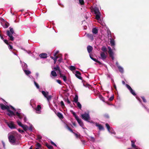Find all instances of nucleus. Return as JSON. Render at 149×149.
Segmentation results:
<instances>
[{"label": "nucleus", "instance_id": "obj_1", "mask_svg": "<svg viewBox=\"0 0 149 149\" xmlns=\"http://www.w3.org/2000/svg\"><path fill=\"white\" fill-rule=\"evenodd\" d=\"M0 108L3 110H5V113L10 117L17 116V117L20 119H23L25 122L27 121L26 116L21 112L20 109H15L11 106L5 105L3 104H0Z\"/></svg>", "mask_w": 149, "mask_h": 149}, {"label": "nucleus", "instance_id": "obj_2", "mask_svg": "<svg viewBox=\"0 0 149 149\" xmlns=\"http://www.w3.org/2000/svg\"><path fill=\"white\" fill-rule=\"evenodd\" d=\"M17 134L15 133L11 132L8 134V139L10 142L14 144L16 142Z\"/></svg>", "mask_w": 149, "mask_h": 149}, {"label": "nucleus", "instance_id": "obj_3", "mask_svg": "<svg viewBox=\"0 0 149 149\" xmlns=\"http://www.w3.org/2000/svg\"><path fill=\"white\" fill-rule=\"evenodd\" d=\"M82 118L88 122H90V116L89 112V111L84 112L83 114L81 115Z\"/></svg>", "mask_w": 149, "mask_h": 149}, {"label": "nucleus", "instance_id": "obj_4", "mask_svg": "<svg viewBox=\"0 0 149 149\" xmlns=\"http://www.w3.org/2000/svg\"><path fill=\"white\" fill-rule=\"evenodd\" d=\"M126 87L132 93L134 96L136 97V98L140 102H141V99H140L139 97L136 96V95L135 93V91L132 90L131 87L128 85V84H125Z\"/></svg>", "mask_w": 149, "mask_h": 149}, {"label": "nucleus", "instance_id": "obj_5", "mask_svg": "<svg viewBox=\"0 0 149 149\" xmlns=\"http://www.w3.org/2000/svg\"><path fill=\"white\" fill-rule=\"evenodd\" d=\"M94 12L96 15V19L98 20L99 23H101V22H102V21L100 19L101 14L99 10L97 9H95L94 10Z\"/></svg>", "mask_w": 149, "mask_h": 149}, {"label": "nucleus", "instance_id": "obj_6", "mask_svg": "<svg viewBox=\"0 0 149 149\" xmlns=\"http://www.w3.org/2000/svg\"><path fill=\"white\" fill-rule=\"evenodd\" d=\"M42 93L44 97L47 99L48 102H49V101L51 99V96L50 95H48V93L47 92L42 91Z\"/></svg>", "mask_w": 149, "mask_h": 149}, {"label": "nucleus", "instance_id": "obj_7", "mask_svg": "<svg viewBox=\"0 0 149 149\" xmlns=\"http://www.w3.org/2000/svg\"><path fill=\"white\" fill-rule=\"evenodd\" d=\"M4 122L5 123L8 125L9 127L11 129H14L15 128L14 124L13 122L10 121L8 122L7 120H5Z\"/></svg>", "mask_w": 149, "mask_h": 149}, {"label": "nucleus", "instance_id": "obj_8", "mask_svg": "<svg viewBox=\"0 0 149 149\" xmlns=\"http://www.w3.org/2000/svg\"><path fill=\"white\" fill-rule=\"evenodd\" d=\"M105 125L108 131L110 133L114 135L116 134V133L113 129L112 128L110 127V126L108 123H106Z\"/></svg>", "mask_w": 149, "mask_h": 149}, {"label": "nucleus", "instance_id": "obj_9", "mask_svg": "<svg viewBox=\"0 0 149 149\" xmlns=\"http://www.w3.org/2000/svg\"><path fill=\"white\" fill-rule=\"evenodd\" d=\"M17 123L18 125L19 126L22 127L24 131H26L27 130L28 128V127L25 125H23L20 120H17Z\"/></svg>", "mask_w": 149, "mask_h": 149}, {"label": "nucleus", "instance_id": "obj_10", "mask_svg": "<svg viewBox=\"0 0 149 149\" xmlns=\"http://www.w3.org/2000/svg\"><path fill=\"white\" fill-rule=\"evenodd\" d=\"M108 48L109 49L108 52L112 60H113L114 59V57L113 56V53L112 52V49L110 47H109Z\"/></svg>", "mask_w": 149, "mask_h": 149}, {"label": "nucleus", "instance_id": "obj_11", "mask_svg": "<svg viewBox=\"0 0 149 149\" xmlns=\"http://www.w3.org/2000/svg\"><path fill=\"white\" fill-rule=\"evenodd\" d=\"M13 33H10L9 31H7V35L10 38V40L13 41L14 40V37L13 36Z\"/></svg>", "mask_w": 149, "mask_h": 149}, {"label": "nucleus", "instance_id": "obj_12", "mask_svg": "<svg viewBox=\"0 0 149 149\" xmlns=\"http://www.w3.org/2000/svg\"><path fill=\"white\" fill-rule=\"evenodd\" d=\"M41 108L40 105H38L37 107L35 108L36 113L39 114L41 112Z\"/></svg>", "mask_w": 149, "mask_h": 149}, {"label": "nucleus", "instance_id": "obj_13", "mask_svg": "<svg viewBox=\"0 0 149 149\" xmlns=\"http://www.w3.org/2000/svg\"><path fill=\"white\" fill-rule=\"evenodd\" d=\"M1 24L4 28H7L9 26V23L6 21H3L1 23Z\"/></svg>", "mask_w": 149, "mask_h": 149}, {"label": "nucleus", "instance_id": "obj_14", "mask_svg": "<svg viewBox=\"0 0 149 149\" xmlns=\"http://www.w3.org/2000/svg\"><path fill=\"white\" fill-rule=\"evenodd\" d=\"M106 54V53L104 52H101L100 53V56L102 60H104L107 57Z\"/></svg>", "mask_w": 149, "mask_h": 149}, {"label": "nucleus", "instance_id": "obj_15", "mask_svg": "<svg viewBox=\"0 0 149 149\" xmlns=\"http://www.w3.org/2000/svg\"><path fill=\"white\" fill-rule=\"evenodd\" d=\"M81 74L78 71L76 72L75 76L76 77L80 79H81L82 77L81 76Z\"/></svg>", "mask_w": 149, "mask_h": 149}, {"label": "nucleus", "instance_id": "obj_16", "mask_svg": "<svg viewBox=\"0 0 149 149\" xmlns=\"http://www.w3.org/2000/svg\"><path fill=\"white\" fill-rule=\"evenodd\" d=\"M96 126L98 127L100 130H104V127L98 123H96Z\"/></svg>", "mask_w": 149, "mask_h": 149}, {"label": "nucleus", "instance_id": "obj_17", "mask_svg": "<svg viewBox=\"0 0 149 149\" xmlns=\"http://www.w3.org/2000/svg\"><path fill=\"white\" fill-rule=\"evenodd\" d=\"M39 56L41 58H45L47 57V54L45 53H42L39 55Z\"/></svg>", "mask_w": 149, "mask_h": 149}, {"label": "nucleus", "instance_id": "obj_18", "mask_svg": "<svg viewBox=\"0 0 149 149\" xmlns=\"http://www.w3.org/2000/svg\"><path fill=\"white\" fill-rule=\"evenodd\" d=\"M60 77L63 79V80L66 83V81H67V78H66V77L65 76V75H63V74H61V73H60Z\"/></svg>", "mask_w": 149, "mask_h": 149}, {"label": "nucleus", "instance_id": "obj_19", "mask_svg": "<svg viewBox=\"0 0 149 149\" xmlns=\"http://www.w3.org/2000/svg\"><path fill=\"white\" fill-rule=\"evenodd\" d=\"M87 49L88 53L90 54L92 51L93 47L91 46H88L87 47Z\"/></svg>", "mask_w": 149, "mask_h": 149}, {"label": "nucleus", "instance_id": "obj_20", "mask_svg": "<svg viewBox=\"0 0 149 149\" xmlns=\"http://www.w3.org/2000/svg\"><path fill=\"white\" fill-rule=\"evenodd\" d=\"M78 123L79 124L80 126H81L83 129H84V125L83 122H82L81 120H80L79 121H77Z\"/></svg>", "mask_w": 149, "mask_h": 149}, {"label": "nucleus", "instance_id": "obj_21", "mask_svg": "<svg viewBox=\"0 0 149 149\" xmlns=\"http://www.w3.org/2000/svg\"><path fill=\"white\" fill-rule=\"evenodd\" d=\"M92 32L94 34H97L98 32V30L96 28H93L92 29Z\"/></svg>", "mask_w": 149, "mask_h": 149}, {"label": "nucleus", "instance_id": "obj_22", "mask_svg": "<svg viewBox=\"0 0 149 149\" xmlns=\"http://www.w3.org/2000/svg\"><path fill=\"white\" fill-rule=\"evenodd\" d=\"M23 70L25 74L27 75H28L31 73V72L29 70H27V69H25L23 68Z\"/></svg>", "mask_w": 149, "mask_h": 149}, {"label": "nucleus", "instance_id": "obj_23", "mask_svg": "<svg viewBox=\"0 0 149 149\" xmlns=\"http://www.w3.org/2000/svg\"><path fill=\"white\" fill-rule=\"evenodd\" d=\"M57 75L56 72L54 70L52 71L51 72V76H53L54 77H56L57 76Z\"/></svg>", "mask_w": 149, "mask_h": 149}, {"label": "nucleus", "instance_id": "obj_24", "mask_svg": "<svg viewBox=\"0 0 149 149\" xmlns=\"http://www.w3.org/2000/svg\"><path fill=\"white\" fill-rule=\"evenodd\" d=\"M119 71L121 73H123L124 72V69L121 66H118V67Z\"/></svg>", "mask_w": 149, "mask_h": 149}, {"label": "nucleus", "instance_id": "obj_25", "mask_svg": "<svg viewBox=\"0 0 149 149\" xmlns=\"http://www.w3.org/2000/svg\"><path fill=\"white\" fill-rule=\"evenodd\" d=\"M110 43L112 47H114L115 45V42L114 40L113 39L110 40Z\"/></svg>", "mask_w": 149, "mask_h": 149}, {"label": "nucleus", "instance_id": "obj_26", "mask_svg": "<svg viewBox=\"0 0 149 149\" xmlns=\"http://www.w3.org/2000/svg\"><path fill=\"white\" fill-rule=\"evenodd\" d=\"M88 37L91 40H93L94 39L93 36L91 34H88L87 35Z\"/></svg>", "mask_w": 149, "mask_h": 149}, {"label": "nucleus", "instance_id": "obj_27", "mask_svg": "<svg viewBox=\"0 0 149 149\" xmlns=\"http://www.w3.org/2000/svg\"><path fill=\"white\" fill-rule=\"evenodd\" d=\"M78 95H76L75 97L74 98V102L75 103L78 102Z\"/></svg>", "mask_w": 149, "mask_h": 149}, {"label": "nucleus", "instance_id": "obj_28", "mask_svg": "<svg viewBox=\"0 0 149 149\" xmlns=\"http://www.w3.org/2000/svg\"><path fill=\"white\" fill-rule=\"evenodd\" d=\"M22 68H23H23H24V69H27V66L26 63H22Z\"/></svg>", "mask_w": 149, "mask_h": 149}, {"label": "nucleus", "instance_id": "obj_29", "mask_svg": "<svg viewBox=\"0 0 149 149\" xmlns=\"http://www.w3.org/2000/svg\"><path fill=\"white\" fill-rule=\"evenodd\" d=\"M131 143H132V146L133 148H134V149H135L137 147V146H136L135 145L134 142V141H132Z\"/></svg>", "mask_w": 149, "mask_h": 149}, {"label": "nucleus", "instance_id": "obj_30", "mask_svg": "<svg viewBox=\"0 0 149 149\" xmlns=\"http://www.w3.org/2000/svg\"><path fill=\"white\" fill-rule=\"evenodd\" d=\"M54 69L56 71L58 70L60 73L61 72L60 68L58 65H57L56 67H54Z\"/></svg>", "mask_w": 149, "mask_h": 149}, {"label": "nucleus", "instance_id": "obj_31", "mask_svg": "<svg viewBox=\"0 0 149 149\" xmlns=\"http://www.w3.org/2000/svg\"><path fill=\"white\" fill-rule=\"evenodd\" d=\"M101 50L104 52L107 53V48L105 47H102V48Z\"/></svg>", "mask_w": 149, "mask_h": 149}, {"label": "nucleus", "instance_id": "obj_32", "mask_svg": "<svg viewBox=\"0 0 149 149\" xmlns=\"http://www.w3.org/2000/svg\"><path fill=\"white\" fill-rule=\"evenodd\" d=\"M57 116H58L59 118L61 119H62L63 118V116L62 114L60 113H58Z\"/></svg>", "mask_w": 149, "mask_h": 149}, {"label": "nucleus", "instance_id": "obj_33", "mask_svg": "<svg viewBox=\"0 0 149 149\" xmlns=\"http://www.w3.org/2000/svg\"><path fill=\"white\" fill-rule=\"evenodd\" d=\"M77 104V106L80 109H81V105L79 102H78L76 103Z\"/></svg>", "mask_w": 149, "mask_h": 149}, {"label": "nucleus", "instance_id": "obj_34", "mask_svg": "<svg viewBox=\"0 0 149 149\" xmlns=\"http://www.w3.org/2000/svg\"><path fill=\"white\" fill-rule=\"evenodd\" d=\"M34 100H31L30 102V104L32 106V107L33 108H34V107L33 105V104L34 103Z\"/></svg>", "mask_w": 149, "mask_h": 149}, {"label": "nucleus", "instance_id": "obj_35", "mask_svg": "<svg viewBox=\"0 0 149 149\" xmlns=\"http://www.w3.org/2000/svg\"><path fill=\"white\" fill-rule=\"evenodd\" d=\"M58 57L57 56H56L55 57H52V58L53 59L54 61V63L55 64L57 61V59L58 58Z\"/></svg>", "mask_w": 149, "mask_h": 149}, {"label": "nucleus", "instance_id": "obj_36", "mask_svg": "<svg viewBox=\"0 0 149 149\" xmlns=\"http://www.w3.org/2000/svg\"><path fill=\"white\" fill-rule=\"evenodd\" d=\"M99 97L100 99L102 101H103L104 102H105L104 101V97H103L102 95H100L99 96Z\"/></svg>", "mask_w": 149, "mask_h": 149}, {"label": "nucleus", "instance_id": "obj_37", "mask_svg": "<svg viewBox=\"0 0 149 149\" xmlns=\"http://www.w3.org/2000/svg\"><path fill=\"white\" fill-rule=\"evenodd\" d=\"M70 69L71 70H73L75 69V68L74 66L71 65L70 66Z\"/></svg>", "mask_w": 149, "mask_h": 149}, {"label": "nucleus", "instance_id": "obj_38", "mask_svg": "<svg viewBox=\"0 0 149 149\" xmlns=\"http://www.w3.org/2000/svg\"><path fill=\"white\" fill-rule=\"evenodd\" d=\"M90 140L93 142H94L95 141V138L92 136H90Z\"/></svg>", "mask_w": 149, "mask_h": 149}, {"label": "nucleus", "instance_id": "obj_39", "mask_svg": "<svg viewBox=\"0 0 149 149\" xmlns=\"http://www.w3.org/2000/svg\"><path fill=\"white\" fill-rule=\"evenodd\" d=\"M60 104H61V107L62 108H63L64 107H65V105H64V103L63 101H61V102Z\"/></svg>", "mask_w": 149, "mask_h": 149}, {"label": "nucleus", "instance_id": "obj_40", "mask_svg": "<svg viewBox=\"0 0 149 149\" xmlns=\"http://www.w3.org/2000/svg\"><path fill=\"white\" fill-rule=\"evenodd\" d=\"M65 101L66 102H67V103L69 104H70L71 103L68 100V98H67L66 99H65Z\"/></svg>", "mask_w": 149, "mask_h": 149}, {"label": "nucleus", "instance_id": "obj_41", "mask_svg": "<svg viewBox=\"0 0 149 149\" xmlns=\"http://www.w3.org/2000/svg\"><path fill=\"white\" fill-rule=\"evenodd\" d=\"M9 29H10V31H10V33H14V31H13V28H11V27H10L9 28Z\"/></svg>", "mask_w": 149, "mask_h": 149}, {"label": "nucleus", "instance_id": "obj_42", "mask_svg": "<svg viewBox=\"0 0 149 149\" xmlns=\"http://www.w3.org/2000/svg\"><path fill=\"white\" fill-rule=\"evenodd\" d=\"M79 3L81 5L84 4V0H79Z\"/></svg>", "mask_w": 149, "mask_h": 149}, {"label": "nucleus", "instance_id": "obj_43", "mask_svg": "<svg viewBox=\"0 0 149 149\" xmlns=\"http://www.w3.org/2000/svg\"><path fill=\"white\" fill-rule=\"evenodd\" d=\"M141 98L142 99L143 102H146V99H145V97L143 96H142L141 97Z\"/></svg>", "mask_w": 149, "mask_h": 149}, {"label": "nucleus", "instance_id": "obj_44", "mask_svg": "<svg viewBox=\"0 0 149 149\" xmlns=\"http://www.w3.org/2000/svg\"><path fill=\"white\" fill-rule=\"evenodd\" d=\"M8 45V47L9 49L12 50L13 49V47L12 45H11L9 44H8V45Z\"/></svg>", "mask_w": 149, "mask_h": 149}, {"label": "nucleus", "instance_id": "obj_45", "mask_svg": "<svg viewBox=\"0 0 149 149\" xmlns=\"http://www.w3.org/2000/svg\"><path fill=\"white\" fill-rule=\"evenodd\" d=\"M74 117H75V118L76 120L77 121H79V120H81V119H80L79 118L78 116L77 115H76Z\"/></svg>", "mask_w": 149, "mask_h": 149}, {"label": "nucleus", "instance_id": "obj_46", "mask_svg": "<svg viewBox=\"0 0 149 149\" xmlns=\"http://www.w3.org/2000/svg\"><path fill=\"white\" fill-rule=\"evenodd\" d=\"M114 99V96L113 95L111 96L109 99V101H112Z\"/></svg>", "mask_w": 149, "mask_h": 149}, {"label": "nucleus", "instance_id": "obj_47", "mask_svg": "<svg viewBox=\"0 0 149 149\" xmlns=\"http://www.w3.org/2000/svg\"><path fill=\"white\" fill-rule=\"evenodd\" d=\"M74 135H75V136L76 137V138H78L80 137L79 134H77L75 133H74Z\"/></svg>", "mask_w": 149, "mask_h": 149}, {"label": "nucleus", "instance_id": "obj_48", "mask_svg": "<svg viewBox=\"0 0 149 149\" xmlns=\"http://www.w3.org/2000/svg\"><path fill=\"white\" fill-rule=\"evenodd\" d=\"M83 86L85 87L88 88H89L90 86V84H83Z\"/></svg>", "mask_w": 149, "mask_h": 149}, {"label": "nucleus", "instance_id": "obj_49", "mask_svg": "<svg viewBox=\"0 0 149 149\" xmlns=\"http://www.w3.org/2000/svg\"><path fill=\"white\" fill-rule=\"evenodd\" d=\"M18 131L20 133H23L24 132L23 130H20L19 129H18Z\"/></svg>", "mask_w": 149, "mask_h": 149}, {"label": "nucleus", "instance_id": "obj_50", "mask_svg": "<svg viewBox=\"0 0 149 149\" xmlns=\"http://www.w3.org/2000/svg\"><path fill=\"white\" fill-rule=\"evenodd\" d=\"M93 60L95 61V62H96L97 63H100V62L98 61L95 58H94L93 59Z\"/></svg>", "mask_w": 149, "mask_h": 149}, {"label": "nucleus", "instance_id": "obj_51", "mask_svg": "<svg viewBox=\"0 0 149 149\" xmlns=\"http://www.w3.org/2000/svg\"><path fill=\"white\" fill-rule=\"evenodd\" d=\"M4 42L7 45H8V41L7 40H3Z\"/></svg>", "mask_w": 149, "mask_h": 149}, {"label": "nucleus", "instance_id": "obj_52", "mask_svg": "<svg viewBox=\"0 0 149 149\" xmlns=\"http://www.w3.org/2000/svg\"><path fill=\"white\" fill-rule=\"evenodd\" d=\"M51 143L52 145H54L55 146H56V145L52 141H51Z\"/></svg>", "mask_w": 149, "mask_h": 149}, {"label": "nucleus", "instance_id": "obj_53", "mask_svg": "<svg viewBox=\"0 0 149 149\" xmlns=\"http://www.w3.org/2000/svg\"><path fill=\"white\" fill-rule=\"evenodd\" d=\"M67 128L68 129L69 131H70V132H73V131H72V130L71 129H70L69 127H68V126H67Z\"/></svg>", "mask_w": 149, "mask_h": 149}, {"label": "nucleus", "instance_id": "obj_54", "mask_svg": "<svg viewBox=\"0 0 149 149\" xmlns=\"http://www.w3.org/2000/svg\"><path fill=\"white\" fill-rule=\"evenodd\" d=\"M67 128L68 129L69 131H70V132H73V131H72V130L71 129H70L69 127H68V126H67Z\"/></svg>", "mask_w": 149, "mask_h": 149}, {"label": "nucleus", "instance_id": "obj_55", "mask_svg": "<svg viewBox=\"0 0 149 149\" xmlns=\"http://www.w3.org/2000/svg\"><path fill=\"white\" fill-rule=\"evenodd\" d=\"M67 128L68 129L69 131H70V132H73V131H72V130L71 129H70L69 127H68V126H67Z\"/></svg>", "mask_w": 149, "mask_h": 149}, {"label": "nucleus", "instance_id": "obj_56", "mask_svg": "<svg viewBox=\"0 0 149 149\" xmlns=\"http://www.w3.org/2000/svg\"><path fill=\"white\" fill-rule=\"evenodd\" d=\"M67 128L68 129L69 131H70V132H73V131H72V130L71 129H70L69 127H68V126H67Z\"/></svg>", "mask_w": 149, "mask_h": 149}, {"label": "nucleus", "instance_id": "obj_57", "mask_svg": "<svg viewBox=\"0 0 149 149\" xmlns=\"http://www.w3.org/2000/svg\"><path fill=\"white\" fill-rule=\"evenodd\" d=\"M40 146H41V145H40V143H38L36 144V146L37 147H39Z\"/></svg>", "mask_w": 149, "mask_h": 149}, {"label": "nucleus", "instance_id": "obj_58", "mask_svg": "<svg viewBox=\"0 0 149 149\" xmlns=\"http://www.w3.org/2000/svg\"><path fill=\"white\" fill-rule=\"evenodd\" d=\"M57 82L59 84L61 83V81L60 80H57Z\"/></svg>", "mask_w": 149, "mask_h": 149}, {"label": "nucleus", "instance_id": "obj_59", "mask_svg": "<svg viewBox=\"0 0 149 149\" xmlns=\"http://www.w3.org/2000/svg\"><path fill=\"white\" fill-rule=\"evenodd\" d=\"M47 146L49 149H51L52 148V147L51 146Z\"/></svg>", "mask_w": 149, "mask_h": 149}, {"label": "nucleus", "instance_id": "obj_60", "mask_svg": "<svg viewBox=\"0 0 149 149\" xmlns=\"http://www.w3.org/2000/svg\"><path fill=\"white\" fill-rule=\"evenodd\" d=\"M104 117L106 118H109V116L108 115H104Z\"/></svg>", "mask_w": 149, "mask_h": 149}, {"label": "nucleus", "instance_id": "obj_61", "mask_svg": "<svg viewBox=\"0 0 149 149\" xmlns=\"http://www.w3.org/2000/svg\"><path fill=\"white\" fill-rule=\"evenodd\" d=\"M36 87L38 89L39 88V84H35Z\"/></svg>", "mask_w": 149, "mask_h": 149}, {"label": "nucleus", "instance_id": "obj_62", "mask_svg": "<svg viewBox=\"0 0 149 149\" xmlns=\"http://www.w3.org/2000/svg\"><path fill=\"white\" fill-rule=\"evenodd\" d=\"M89 56H90V58H91V59L93 60V59L94 58H93V57L92 56H91V54H89Z\"/></svg>", "mask_w": 149, "mask_h": 149}, {"label": "nucleus", "instance_id": "obj_63", "mask_svg": "<svg viewBox=\"0 0 149 149\" xmlns=\"http://www.w3.org/2000/svg\"><path fill=\"white\" fill-rule=\"evenodd\" d=\"M89 56H90V58H91V59L93 60V59L94 58H93V57L92 56H91V54H89Z\"/></svg>", "mask_w": 149, "mask_h": 149}, {"label": "nucleus", "instance_id": "obj_64", "mask_svg": "<svg viewBox=\"0 0 149 149\" xmlns=\"http://www.w3.org/2000/svg\"><path fill=\"white\" fill-rule=\"evenodd\" d=\"M89 56H90V58H91V59L93 60V59L94 58H93V57L92 56H91V54H89Z\"/></svg>", "mask_w": 149, "mask_h": 149}]
</instances>
